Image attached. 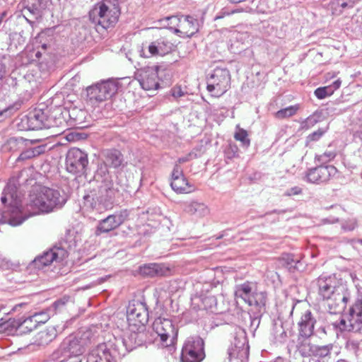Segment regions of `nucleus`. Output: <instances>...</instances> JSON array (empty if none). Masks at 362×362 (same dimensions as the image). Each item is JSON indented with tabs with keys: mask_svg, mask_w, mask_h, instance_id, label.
Instances as JSON below:
<instances>
[{
	"mask_svg": "<svg viewBox=\"0 0 362 362\" xmlns=\"http://www.w3.org/2000/svg\"><path fill=\"white\" fill-rule=\"evenodd\" d=\"M170 186L177 194H188L194 190V186L189 183L183 174L182 168L178 164H175L172 172Z\"/></svg>",
	"mask_w": 362,
	"mask_h": 362,
	"instance_id": "nucleus-21",
	"label": "nucleus"
},
{
	"mask_svg": "<svg viewBox=\"0 0 362 362\" xmlns=\"http://www.w3.org/2000/svg\"><path fill=\"white\" fill-rule=\"evenodd\" d=\"M234 138L235 140L240 141L243 147L247 148L250 144L247 132L240 128L238 125L236 127Z\"/></svg>",
	"mask_w": 362,
	"mask_h": 362,
	"instance_id": "nucleus-36",
	"label": "nucleus"
},
{
	"mask_svg": "<svg viewBox=\"0 0 362 362\" xmlns=\"http://www.w3.org/2000/svg\"><path fill=\"white\" fill-rule=\"evenodd\" d=\"M188 160V158L187 157H184V158H180L178 159L177 162H178V165L180 164V163H185V162H187Z\"/></svg>",
	"mask_w": 362,
	"mask_h": 362,
	"instance_id": "nucleus-57",
	"label": "nucleus"
},
{
	"mask_svg": "<svg viewBox=\"0 0 362 362\" xmlns=\"http://www.w3.org/2000/svg\"><path fill=\"white\" fill-rule=\"evenodd\" d=\"M202 303L206 309H211V308H212L214 305H216V300L214 296H206V297L202 299Z\"/></svg>",
	"mask_w": 362,
	"mask_h": 362,
	"instance_id": "nucleus-47",
	"label": "nucleus"
},
{
	"mask_svg": "<svg viewBox=\"0 0 362 362\" xmlns=\"http://www.w3.org/2000/svg\"><path fill=\"white\" fill-rule=\"evenodd\" d=\"M7 74L6 66L4 63L0 61V79L6 76Z\"/></svg>",
	"mask_w": 362,
	"mask_h": 362,
	"instance_id": "nucleus-52",
	"label": "nucleus"
},
{
	"mask_svg": "<svg viewBox=\"0 0 362 362\" xmlns=\"http://www.w3.org/2000/svg\"><path fill=\"white\" fill-rule=\"evenodd\" d=\"M266 301V293L264 291H258L256 288L246 303L250 306H255L257 309L260 310L262 308L264 307Z\"/></svg>",
	"mask_w": 362,
	"mask_h": 362,
	"instance_id": "nucleus-33",
	"label": "nucleus"
},
{
	"mask_svg": "<svg viewBox=\"0 0 362 362\" xmlns=\"http://www.w3.org/2000/svg\"><path fill=\"white\" fill-rule=\"evenodd\" d=\"M1 203L0 222L17 226L25 220V217L23 215L21 200L13 185H8L4 188L1 197Z\"/></svg>",
	"mask_w": 362,
	"mask_h": 362,
	"instance_id": "nucleus-4",
	"label": "nucleus"
},
{
	"mask_svg": "<svg viewBox=\"0 0 362 362\" xmlns=\"http://www.w3.org/2000/svg\"><path fill=\"white\" fill-rule=\"evenodd\" d=\"M172 95L175 98H178L182 97L185 95V92H184L180 86H175L171 90Z\"/></svg>",
	"mask_w": 362,
	"mask_h": 362,
	"instance_id": "nucleus-50",
	"label": "nucleus"
},
{
	"mask_svg": "<svg viewBox=\"0 0 362 362\" xmlns=\"http://www.w3.org/2000/svg\"><path fill=\"white\" fill-rule=\"evenodd\" d=\"M68 256V252L64 248L54 247L52 249L43 252L42 255L37 257L33 262V267L38 269H42L45 267L51 264L54 262H62Z\"/></svg>",
	"mask_w": 362,
	"mask_h": 362,
	"instance_id": "nucleus-17",
	"label": "nucleus"
},
{
	"mask_svg": "<svg viewBox=\"0 0 362 362\" xmlns=\"http://www.w3.org/2000/svg\"><path fill=\"white\" fill-rule=\"evenodd\" d=\"M316 318L310 310L301 313L298 322L299 335L304 338H309L313 334Z\"/></svg>",
	"mask_w": 362,
	"mask_h": 362,
	"instance_id": "nucleus-23",
	"label": "nucleus"
},
{
	"mask_svg": "<svg viewBox=\"0 0 362 362\" xmlns=\"http://www.w3.org/2000/svg\"><path fill=\"white\" fill-rule=\"evenodd\" d=\"M234 14V11H232V9L229 7L223 8L215 16L214 20H218L225 18L226 16H229L230 15Z\"/></svg>",
	"mask_w": 362,
	"mask_h": 362,
	"instance_id": "nucleus-45",
	"label": "nucleus"
},
{
	"mask_svg": "<svg viewBox=\"0 0 362 362\" xmlns=\"http://www.w3.org/2000/svg\"><path fill=\"white\" fill-rule=\"evenodd\" d=\"M337 156V153L334 149H327L325 153L316 156V159L322 163H327L333 160Z\"/></svg>",
	"mask_w": 362,
	"mask_h": 362,
	"instance_id": "nucleus-40",
	"label": "nucleus"
},
{
	"mask_svg": "<svg viewBox=\"0 0 362 362\" xmlns=\"http://www.w3.org/2000/svg\"><path fill=\"white\" fill-rule=\"evenodd\" d=\"M318 332L324 334H327V332H326V328L325 327H320L319 329H318Z\"/></svg>",
	"mask_w": 362,
	"mask_h": 362,
	"instance_id": "nucleus-58",
	"label": "nucleus"
},
{
	"mask_svg": "<svg viewBox=\"0 0 362 362\" xmlns=\"http://www.w3.org/2000/svg\"><path fill=\"white\" fill-rule=\"evenodd\" d=\"M182 20V16H169L163 19V21L166 22V27L170 30H173L175 33L177 34V30L179 28V24L180 23Z\"/></svg>",
	"mask_w": 362,
	"mask_h": 362,
	"instance_id": "nucleus-39",
	"label": "nucleus"
},
{
	"mask_svg": "<svg viewBox=\"0 0 362 362\" xmlns=\"http://www.w3.org/2000/svg\"><path fill=\"white\" fill-rule=\"evenodd\" d=\"M90 332L87 330L81 333L71 334L65 338L60 349L64 356H80L85 351V346L90 341Z\"/></svg>",
	"mask_w": 362,
	"mask_h": 362,
	"instance_id": "nucleus-10",
	"label": "nucleus"
},
{
	"mask_svg": "<svg viewBox=\"0 0 362 362\" xmlns=\"http://www.w3.org/2000/svg\"><path fill=\"white\" fill-rule=\"evenodd\" d=\"M113 185L110 179H104L98 186L97 190L94 189L90 194L84 196V207L99 212L110 208L116 194Z\"/></svg>",
	"mask_w": 362,
	"mask_h": 362,
	"instance_id": "nucleus-5",
	"label": "nucleus"
},
{
	"mask_svg": "<svg viewBox=\"0 0 362 362\" xmlns=\"http://www.w3.org/2000/svg\"><path fill=\"white\" fill-rule=\"evenodd\" d=\"M203 339L199 337H188L185 341L182 352V362H201L205 358Z\"/></svg>",
	"mask_w": 362,
	"mask_h": 362,
	"instance_id": "nucleus-13",
	"label": "nucleus"
},
{
	"mask_svg": "<svg viewBox=\"0 0 362 362\" xmlns=\"http://www.w3.org/2000/svg\"><path fill=\"white\" fill-rule=\"evenodd\" d=\"M88 362H117L112 356L107 345L104 343L99 344L88 355Z\"/></svg>",
	"mask_w": 362,
	"mask_h": 362,
	"instance_id": "nucleus-26",
	"label": "nucleus"
},
{
	"mask_svg": "<svg viewBox=\"0 0 362 362\" xmlns=\"http://www.w3.org/2000/svg\"><path fill=\"white\" fill-rule=\"evenodd\" d=\"M299 106L298 105H291L277 111L275 113V117L280 119L288 118L296 115Z\"/></svg>",
	"mask_w": 362,
	"mask_h": 362,
	"instance_id": "nucleus-37",
	"label": "nucleus"
},
{
	"mask_svg": "<svg viewBox=\"0 0 362 362\" xmlns=\"http://www.w3.org/2000/svg\"><path fill=\"white\" fill-rule=\"evenodd\" d=\"M118 84L112 80L103 81L86 88L87 97L93 105L111 98L117 91Z\"/></svg>",
	"mask_w": 362,
	"mask_h": 362,
	"instance_id": "nucleus-9",
	"label": "nucleus"
},
{
	"mask_svg": "<svg viewBox=\"0 0 362 362\" xmlns=\"http://www.w3.org/2000/svg\"><path fill=\"white\" fill-rule=\"evenodd\" d=\"M332 349L333 345L332 344L323 346L315 345L313 357L318 358H329Z\"/></svg>",
	"mask_w": 362,
	"mask_h": 362,
	"instance_id": "nucleus-35",
	"label": "nucleus"
},
{
	"mask_svg": "<svg viewBox=\"0 0 362 362\" xmlns=\"http://www.w3.org/2000/svg\"><path fill=\"white\" fill-rule=\"evenodd\" d=\"M337 173L334 165H320L310 169L306 173L308 182L313 184H322L328 182Z\"/></svg>",
	"mask_w": 362,
	"mask_h": 362,
	"instance_id": "nucleus-18",
	"label": "nucleus"
},
{
	"mask_svg": "<svg viewBox=\"0 0 362 362\" xmlns=\"http://www.w3.org/2000/svg\"><path fill=\"white\" fill-rule=\"evenodd\" d=\"M20 105L19 104H13L7 107L4 108V110L0 111V120H3L10 116H11L14 112H16L18 108Z\"/></svg>",
	"mask_w": 362,
	"mask_h": 362,
	"instance_id": "nucleus-41",
	"label": "nucleus"
},
{
	"mask_svg": "<svg viewBox=\"0 0 362 362\" xmlns=\"http://www.w3.org/2000/svg\"><path fill=\"white\" fill-rule=\"evenodd\" d=\"M120 15L118 0H103L94 6L89 13L91 22L104 29L114 27Z\"/></svg>",
	"mask_w": 362,
	"mask_h": 362,
	"instance_id": "nucleus-6",
	"label": "nucleus"
},
{
	"mask_svg": "<svg viewBox=\"0 0 362 362\" xmlns=\"http://www.w3.org/2000/svg\"><path fill=\"white\" fill-rule=\"evenodd\" d=\"M49 1V0H24L22 12L26 21L32 24L34 20L40 18Z\"/></svg>",
	"mask_w": 362,
	"mask_h": 362,
	"instance_id": "nucleus-19",
	"label": "nucleus"
},
{
	"mask_svg": "<svg viewBox=\"0 0 362 362\" xmlns=\"http://www.w3.org/2000/svg\"><path fill=\"white\" fill-rule=\"evenodd\" d=\"M35 55L37 57H39L40 56V52H37Z\"/></svg>",
	"mask_w": 362,
	"mask_h": 362,
	"instance_id": "nucleus-61",
	"label": "nucleus"
},
{
	"mask_svg": "<svg viewBox=\"0 0 362 362\" xmlns=\"http://www.w3.org/2000/svg\"><path fill=\"white\" fill-rule=\"evenodd\" d=\"M318 297L325 301L331 314L341 313L350 299L347 286L334 276H320L314 282Z\"/></svg>",
	"mask_w": 362,
	"mask_h": 362,
	"instance_id": "nucleus-2",
	"label": "nucleus"
},
{
	"mask_svg": "<svg viewBox=\"0 0 362 362\" xmlns=\"http://www.w3.org/2000/svg\"><path fill=\"white\" fill-rule=\"evenodd\" d=\"M359 0H337V5L344 8H353L356 2Z\"/></svg>",
	"mask_w": 362,
	"mask_h": 362,
	"instance_id": "nucleus-46",
	"label": "nucleus"
},
{
	"mask_svg": "<svg viewBox=\"0 0 362 362\" xmlns=\"http://www.w3.org/2000/svg\"><path fill=\"white\" fill-rule=\"evenodd\" d=\"M341 84V81L339 78L329 86L317 88L315 90V95L318 99H324L326 97L332 95L336 90L339 88Z\"/></svg>",
	"mask_w": 362,
	"mask_h": 362,
	"instance_id": "nucleus-32",
	"label": "nucleus"
},
{
	"mask_svg": "<svg viewBox=\"0 0 362 362\" xmlns=\"http://www.w3.org/2000/svg\"><path fill=\"white\" fill-rule=\"evenodd\" d=\"M357 226V222L355 219H348L342 223L341 224V228L344 231H351L356 228Z\"/></svg>",
	"mask_w": 362,
	"mask_h": 362,
	"instance_id": "nucleus-43",
	"label": "nucleus"
},
{
	"mask_svg": "<svg viewBox=\"0 0 362 362\" xmlns=\"http://www.w3.org/2000/svg\"><path fill=\"white\" fill-rule=\"evenodd\" d=\"M301 193H302V189L299 187L296 186V187H291V188L287 189L284 192V195L287 196V197H291L293 195H298Z\"/></svg>",
	"mask_w": 362,
	"mask_h": 362,
	"instance_id": "nucleus-49",
	"label": "nucleus"
},
{
	"mask_svg": "<svg viewBox=\"0 0 362 362\" xmlns=\"http://www.w3.org/2000/svg\"><path fill=\"white\" fill-rule=\"evenodd\" d=\"M43 152L42 146H37L32 148L27 149L22 152L18 158V160H25L30 159L40 155Z\"/></svg>",
	"mask_w": 362,
	"mask_h": 362,
	"instance_id": "nucleus-38",
	"label": "nucleus"
},
{
	"mask_svg": "<svg viewBox=\"0 0 362 362\" xmlns=\"http://www.w3.org/2000/svg\"><path fill=\"white\" fill-rule=\"evenodd\" d=\"M169 272L167 267L157 263L148 264L140 267V273L146 276H164Z\"/></svg>",
	"mask_w": 362,
	"mask_h": 362,
	"instance_id": "nucleus-29",
	"label": "nucleus"
},
{
	"mask_svg": "<svg viewBox=\"0 0 362 362\" xmlns=\"http://www.w3.org/2000/svg\"><path fill=\"white\" fill-rule=\"evenodd\" d=\"M153 329L159 337L162 346L170 347L175 344L177 329L170 320L162 317L156 319L153 324Z\"/></svg>",
	"mask_w": 362,
	"mask_h": 362,
	"instance_id": "nucleus-12",
	"label": "nucleus"
},
{
	"mask_svg": "<svg viewBox=\"0 0 362 362\" xmlns=\"http://www.w3.org/2000/svg\"><path fill=\"white\" fill-rule=\"evenodd\" d=\"M129 212L127 210H122L119 212L108 216L101 220L97 227V232L108 233L122 224L127 218Z\"/></svg>",
	"mask_w": 362,
	"mask_h": 362,
	"instance_id": "nucleus-22",
	"label": "nucleus"
},
{
	"mask_svg": "<svg viewBox=\"0 0 362 362\" xmlns=\"http://www.w3.org/2000/svg\"><path fill=\"white\" fill-rule=\"evenodd\" d=\"M175 48V45L167 39L160 37L157 39L146 47L143 45L141 50V56L149 58L153 56H164L170 53Z\"/></svg>",
	"mask_w": 362,
	"mask_h": 362,
	"instance_id": "nucleus-16",
	"label": "nucleus"
},
{
	"mask_svg": "<svg viewBox=\"0 0 362 362\" xmlns=\"http://www.w3.org/2000/svg\"><path fill=\"white\" fill-rule=\"evenodd\" d=\"M357 242H358L360 244H361V245H362V239H359V240H357Z\"/></svg>",
	"mask_w": 362,
	"mask_h": 362,
	"instance_id": "nucleus-63",
	"label": "nucleus"
},
{
	"mask_svg": "<svg viewBox=\"0 0 362 362\" xmlns=\"http://www.w3.org/2000/svg\"><path fill=\"white\" fill-rule=\"evenodd\" d=\"M42 49H47V45H46V44H42Z\"/></svg>",
	"mask_w": 362,
	"mask_h": 362,
	"instance_id": "nucleus-60",
	"label": "nucleus"
},
{
	"mask_svg": "<svg viewBox=\"0 0 362 362\" xmlns=\"http://www.w3.org/2000/svg\"><path fill=\"white\" fill-rule=\"evenodd\" d=\"M251 11H252V8L250 7H245V8L239 7V8H237L235 9H232V11H234V14L238 13H243V12L249 13Z\"/></svg>",
	"mask_w": 362,
	"mask_h": 362,
	"instance_id": "nucleus-53",
	"label": "nucleus"
},
{
	"mask_svg": "<svg viewBox=\"0 0 362 362\" xmlns=\"http://www.w3.org/2000/svg\"><path fill=\"white\" fill-rule=\"evenodd\" d=\"M338 362H345L344 361H339Z\"/></svg>",
	"mask_w": 362,
	"mask_h": 362,
	"instance_id": "nucleus-64",
	"label": "nucleus"
},
{
	"mask_svg": "<svg viewBox=\"0 0 362 362\" xmlns=\"http://www.w3.org/2000/svg\"><path fill=\"white\" fill-rule=\"evenodd\" d=\"M23 128L29 130H37L42 129H50L64 126V119L61 114L49 115L48 111L40 109L35 110L29 115L22 119Z\"/></svg>",
	"mask_w": 362,
	"mask_h": 362,
	"instance_id": "nucleus-7",
	"label": "nucleus"
},
{
	"mask_svg": "<svg viewBox=\"0 0 362 362\" xmlns=\"http://www.w3.org/2000/svg\"><path fill=\"white\" fill-rule=\"evenodd\" d=\"M256 288V284L248 281L245 282L236 286L235 296L236 298H240L245 302H247Z\"/></svg>",
	"mask_w": 362,
	"mask_h": 362,
	"instance_id": "nucleus-31",
	"label": "nucleus"
},
{
	"mask_svg": "<svg viewBox=\"0 0 362 362\" xmlns=\"http://www.w3.org/2000/svg\"><path fill=\"white\" fill-rule=\"evenodd\" d=\"M103 161L106 167L117 168L123 165L124 157L117 149H107L102 153Z\"/></svg>",
	"mask_w": 362,
	"mask_h": 362,
	"instance_id": "nucleus-27",
	"label": "nucleus"
},
{
	"mask_svg": "<svg viewBox=\"0 0 362 362\" xmlns=\"http://www.w3.org/2000/svg\"><path fill=\"white\" fill-rule=\"evenodd\" d=\"M88 166V154L78 148L69 150L66 157V168L70 173L82 175L86 173Z\"/></svg>",
	"mask_w": 362,
	"mask_h": 362,
	"instance_id": "nucleus-14",
	"label": "nucleus"
},
{
	"mask_svg": "<svg viewBox=\"0 0 362 362\" xmlns=\"http://www.w3.org/2000/svg\"><path fill=\"white\" fill-rule=\"evenodd\" d=\"M333 327L341 332H359L362 329V302L358 300L350 308L349 313L339 321L332 323Z\"/></svg>",
	"mask_w": 362,
	"mask_h": 362,
	"instance_id": "nucleus-8",
	"label": "nucleus"
},
{
	"mask_svg": "<svg viewBox=\"0 0 362 362\" xmlns=\"http://www.w3.org/2000/svg\"><path fill=\"white\" fill-rule=\"evenodd\" d=\"M338 221V219L336 218V219H333V220H329V218H327L325 220V222L326 223H335V222H337Z\"/></svg>",
	"mask_w": 362,
	"mask_h": 362,
	"instance_id": "nucleus-59",
	"label": "nucleus"
},
{
	"mask_svg": "<svg viewBox=\"0 0 362 362\" xmlns=\"http://www.w3.org/2000/svg\"><path fill=\"white\" fill-rule=\"evenodd\" d=\"M183 210L187 214L197 218H202L209 214L208 206L204 203L197 201L185 202L183 204Z\"/></svg>",
	"mask_w": 362,
	"mask_h": 362,
	"instance_id": "nucleus-28",
	"label": "nucleus"
},
{
	"mask_svg": "<svg viewBox=\"0 0 362 362\" xmlns=\"http://www.w3.org/2000/svg\"><path fill=\"white\" fill-rule=\"evenodd\" d=\"M35 321H36V324L38 326L40 324H44L48 321L50 318V314L48 311H42L40 313H35L31 315Z\"/></svg>",
	"mask_w": 362,
	"mask_h": 362,
	"instance_id": "nucleus-42",
	"label": "nucleus"
},
{
	"mask_svg": "<svg viewBox=\"0 0 362 362\" xmlns=\"http://www.w3.org/2000/svg\"><path fill=\"white\" fill-rule=\"evenodd\" d=\"M199 27L197 19L190 16H182L177 34L182 37H190L198 32Z\"/></svg>",
	"mask_w": 362,
	"mask_h": 362,
	"instance_id": "nucleus-25",
	"label": "nucleus"
},
{
	"mask_svg": "<svg viewBox=\"0 0 362 362\" xmlns=\"http://www.w3.org/2000/svg\"><path fill=\"white\" fill-rule=\"evenodd\" d=\"M69 298H70L69 296H63L60 299L56 300L52 305L53 309L56 311L61 310L68 303Z\"/></svg>",
	"mask_w": 362,
	"mask_h": 362,
	"instance_id": "nucleus-44",
	"label": "nucleus"
},
{
	"mask_svg": "<svg viewBox=\"0 0 362 362\" xmlns=\"http://www.w3.org/2000/svg\"><path fill=\"white\" fill-rule=\"evenodd\" d=\"M203 153H204V151H201V149L199 150V151L198 153L197 152V149H194V151L191 153H189V156L191 157L192 156H194V157L196 158L198 156H201Z\"/></svg>",
	"mask_w": 362,
	"mask_h": 362,
	"instance_id": "nucleus-54",
	"label": "nucleus"
},
{
	"mask_svg": "<svg viewBox=\"0 0 362 362\" xmlns=\"http://www.w3.org/2000/svg\"><path fill=\"white\" fill-rule=\"evenodd\" d=\"M16 141L17 140L16 139H10L8 141V145L13 146H16Z\"/></svg>",
	"mask_w": 362,
	"mask_h": 362,
	"instance_id": "nucleus-55",
	"label": "nucleus"
},
{
	"mask_svg": "<svg viewBox=\"0 0 362 362\" xmlns=\"http://www.w3.org/2000/svg\"><path fill=\"white\" fill-rule=\"evenodd\" d=\"M57 332L54 326H49L39 332L35 337L34 343L38 346H45L57 337Z\"/></svg>",
	"mask_w": 362,
	"mask_h": 362,
	"instance_id": "nucleus-30",
	"label": "nucleus"
},
{
	"mask_svg": "<svg viewBox=\"0 0 362 362\" xmlns=\"http://www.w3.org/2000/svg\"><path fill=\"white\" fill-rule=\"evenodd\" d=\"M21 304H18V305H16L14 308V310H16L17 307H21Z\"/></svg>",
	"mask_w": 362,
	"mask_h": 362,
	"instance_id": "nucleus-62",
	"label": "nucleus"
},
{
	"mask_svg": "<svg viewBox=\"0 0 362 362\" xmlns=\"http://www.w3.org/2000/svg\"><path fill=\"white\" fill-rule=\"evenodd\" d=\"M138 81L141 88L146 90H156L159 86L158 73L153 67L141 70L138 74Z\"/></svg>",
	"mask_w": 362,
	"mask_h": 362,
	"instance_id": "nucleus-24",
	"label": "nucleus"
},
{
	"mask_svg": "<svg viewBox=\"0 0 362 362\" xmlns=\"http://www.w3.org/2000/svg\"><path fill=\"white\" fill-rule=\"evenodd\" d=\"M64 358L61 360L59 362H81V357L80 356H64Z\"/></svg>",
	"mask_w": 362,
	"mask_h": 362,
	"instance_id": "nucleus-51",
	"label": "nucleus"
},
{
	"mask_svg": "<svg viewBox=\"0 0 362 362\" xmlns=\"http://www.w3.org/2000/svg\"><path fill=\"white\" fill-rule=\"evenodd\" d=\"M10 326L15 327L16 330L21 334H28L37 328L36 321L33 317L28 316L24 319H19L18 321H11V320H4L0 318V334L6 332Z\"/></svg>",
	"mask_w": 362,
	"mask_h": 362,
	"instance_id": "nucleus-20",
	"label": "nucleus"
},
{
	"mask_svg": "<svg viewBox=\"0 0 362 362\" xmlns=\"http://www.w3.org/2000/svg\"><path fill=\"white\" fill-rule=\"evenodd\" d=\"M337 76V74L336 73H327L326 74V78L327 79H331V78H334L335 76Z\"/></svg>",
	"mask_w": 362,
	"mask_h": 362,
	"instance_id": "nucleus-56",
	"label": "nucleus"
},
{
	"mask_svg": "<svg viewBox=\"0 0 362 362\" xmlns=\"http://www.w3.org/2000/svg\"><path fill=\"white\" fill-rule=\"evenodd\" d=\"M229 362H247L249 356V346L246 334L244 331L240 330L228 349Z\"/></svg>",
	"mask_w": 362,
	"mask_h": 362,
	"instance_id": "nucleus-15",
	"label": "nucleus"
},
{
	"mask_svg": "<svg viewBox=\"0 0 362 362\" xmlns=\"http://www.w3.org/2000/svg\"><path fill=\"white\" fill-rule=\"evenodd\" d=\"M308 339L305 338L298 346V351L303 357L313 356L315 347Z\"/></svg>",
	"mask_w": 362,
	"mask_h": 362,
	"instance_id": "nucleus-34",
	"label": "nucleus"
},
{
	"mask_svg": "<svg viewBox=\"0 0 362 362\" xmlns=\"http://www.w3.org/2000/svg\"><path fill=\"white\" fill-rule=\"evenodd\" d=\"M230 86V75L226 68H216L207 78V90L214 97L223 95Z\"/></svg>",
	"mask_w": 362,
	"mask_h": 362,
	"instance_id": "nucleus-11",
	"label": "nucleus"
},
{
	"mask_svg": "<svg viewBox=\"0 0 362 362\" xmlns=\"http://www.w3.org/2000/svg\"><path fill=\"white\" fill-rule=\"evenodd\" d=\"M127 320L128 329L122 338L117 340V343L131 351L146 341L145 325L148 320L146 303L136 300L130 301L127 310Z\"/></svg>",
	"mask_w": 362,
	"mask_h": 362,
	"instance_id": "nucleus-1",
	"label": "nucleus"
},
{
	"mask_svg": "<svg viewBox=\"0 0 362 362\" xmlns=\"http://www.w3.org/2000/svg\"><path fill=\"white\" fill-rule=\"evenodd\" d=\"M66 202L59 190L45 186H35L30 192L25 212V219L40 213H49L54 209L61 208Z\"/></svg>",
	"mask_w": 362,
	"mask_h": 362,
	"instance_id": "nucleus-3",
	"label": "nucleus"
},
{
	"mask_svg": "<svg viewBox=\"0 0 362 362\" xmlns=\"http://www.w3.org/2000/svg\"><path fill=\"white\" fill-rule=\"evenodd\" d=\"M325 132L326 130L318 129L317 131L310 134L308 136V139L310 141H317L325 134Z\"/></svg>",
	"mask_w": 362,
	"mask_h": 362,
	"instance_id": "nucleus-48",
	"label": "nucleus"
}]
</instances>
